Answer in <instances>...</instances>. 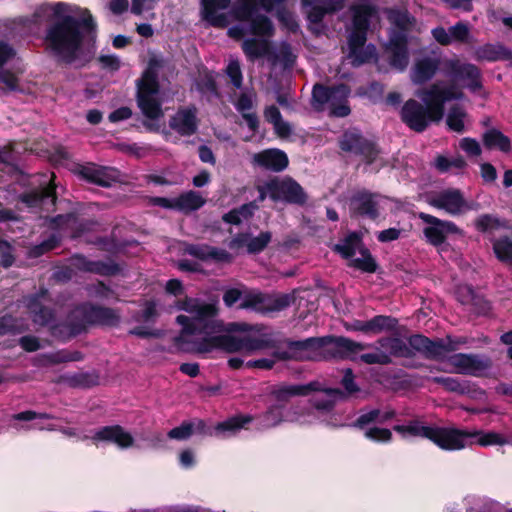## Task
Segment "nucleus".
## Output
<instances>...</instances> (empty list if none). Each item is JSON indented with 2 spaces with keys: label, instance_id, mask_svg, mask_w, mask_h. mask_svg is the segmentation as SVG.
<instances>
[{
  "label": "nucleus",
  "instance_id": "40",
  "mask_svg": "<svg viewBox=\"0 0 512 512\" xmlns=\"http://www.w3.org/2000/svg\"><path fill=\"white\" fill-rule=\"evenodd\" d=\"M245 22L250 23V33L258 37H272L275 29L270 18L257 12L252 13L250 19Z\"/></svg>",
  "mask_w": 512,
  "mask_h": 512
},
{
  "label": "nucleus",
  "instance_id": "34",
  "mask_svg": "<svg viewBox=\"0 0 512 512\" xmlns=\"http://www.w3.org/2000/svg\"><path fill=\"white\" fill-rule=\"evenodd\" d=\"M344 390L340 388H324L320 392L325 393L329 397H335L340 400H345L349 396L357 393L360 388L354 381V374L351 369H346L341 380Z\"/></svg>",
  "mask_w": 512,
  "mask_h": 512
},
{
  "label": "nucleus",
  "instance_id": "20",
  "mask_svg": "<svg viewBox=\"0 0 512 512\" xmlns=\"http://www.w3.org/2000/svg\"><path fill=\"white\" fill-rule=\"evenodd\" d=\"M169 127L181 136H191L198 129L197 109L195 106L179 108L169 120Z\"/></svg>",
  "mask_w": 512,
  "mask_h": 512
},
{
  "label": "nucleus",
  "instance_id": "36",
  "mask_svg": "<svg viewBox=\"0 0 512 512\" xmlns=\"http://www.w3.org/2000/svg\"><path fill=\"white\" fill-rule=\"evenodd\" d=\"M242 50L250 61H255L271 52V43L267 39L248 38L243 41Z\"/></svg>",
  "mask_w": 512,
  "mask_h": 512
},
{
  "label": "nucleus",
  "instance_id": "62",
  "mask_svg": "<svg viewBox=\"0 0 512 512\" xmlns=\"http://www.w3.org/2000/svg\"><path fill=\"white\" fill-rule=\"evenodd\" d=\"M15 257L12 245L4 239H0V266L9 268L13 265Z\"/></svg>",
  "mask_w": 512,
  "mask_h": 512
},
{
  "label": "nucleus",
  "instance_id": "3",
  "mask_svg": "<svg viewBox=\"0 0 512 512\" xmlns=\"http://www.w3.org/2000/svg\"><path fill=\"white\" fill-rule=\"evenodd\" d=\"M377 344L388 351L390 357L413 358L415 353H420L425 359L444 361L447 355L457 349L456 342L450 336L446 340L442 338L431 339L423 334H413L408 338V343L400 337H382Z\"/></svg>",
  "mask_w": 512,
  "mask_h": 512
},
{
  "label": "nucleus",
  "instance_id": "15",
  "mask_svg": "<svg viewBox=\"0 0 512 512\" xmlns=\"http://www.w3.org/2000/svg\"><path fill=\"white\" fill-rule=\"evenodd\" d=\"M449 74L456 80L465 82V87L471 92L483 88L481 70L474 64L462 63L459 60H449L446 64Z\"/></svg>",
  "mask_w": 512,
  "mask_h": 512
},
{
  "label": "nucleus",
  "instance_id": "27",
  "mask_svg": "<svg viewBox=\"0 0 512 512\" xmlns=\"http://www.w3.org/2000/svg\"><path fill=\"white\" fill-rule=\"evenodd\" d=\"M424 106L433 114L434 120L440 121L444 116V101L442 98L441 87L433 84L430 88L423 89L419 93Z\"/></svg>",
  "mask_w": 512,
  "mask_h": 512
},
{
  "label": "nucleus",
  "instance_id": "56",
  "mask_svg": "<svg viewBox=\"0 0 512 512\" xmlns=\"http://www.w3.org/2000/svg\"><path fill=\"white\" fill-rule=\"evenodd\" d=\"M218 313V309L214 304L210 303H198L195 309V316L191 318L192 322H201L204 320L215 318Z\"/></svg>",
  "mask_w": 512,
  "mask_h": 512
},
{
  "label": "nucleus",
  "instance_id": "38",
  "mask_svg": "<svg viewBox=\"0 0 512 512\" xmlns=\"http://www.w3.org/2000/svg\"><path fill=\"white\" fill-rule=\"evenodd\" d=\"M485 148L499 149L501 152L508 153L511 150V140L496 128L488 129L482 136Z\"/></svg>",
  "mask_w": 512,
  "mask_h": 512
},
{
  "label": "nucleus",
  "instance_id": "37",
  "mask_svg": "<svg viewBox=\"0 0 512 512\" xmlns=\"http://www.w3.org/2000/svg\"><path fill=\"white\" fill-rule=\"evenodd\" d=\"M388 19L397 28L392 33H402L407 37L416 23L415 17L407 10L401 9H391L388 13Z\"/></svg>",
  "mask_w": 512,
  "mask_h": 512
},
{
  "label": "nucleus",
  "instance_id": "11",
  "mask_svg": "<svg viewBox=\"0 0 512 512\" xmlns=\"http://www.w3.org/2000/svg\"><path fill=\"white\" fill-rule=\"evenodd\" d=\"M401 121L411 130L422 133L434 120L433 114L420 102L415 99H408L400 111Z\"/></svg>",
  "mask_w": 512,
  "mask_h": 512
},
{
  "label": "nucleus",
  "instance_id": "47",
  "mask_svg": "<svg viewBox=\"0 0 512 512\" xmlns=\"http://www.w3.org/2000/svg\"><path fill=\"white\" fill-rule=\"evenodd\" d=\"M493 252L502 263L512 262V240L508 236H502L492 241Z\"/></svg>",
  "mask_w": 512,
  "mask_h": 512
},
{
  "label": "nucleus",
  "instance_id": "12",
  "mask_svg": "<svg viewBox=\"0 0 512 512\" xmlns=\"http://www.w3.org/2000/svg\"><path fill=\"white\" fill-rule=\"evenodd\" d=\"M456 372L463 375L479 376L481 372L492 368V359L484 354L457 353L448 358Z\"/></svg>",
  "mask_w": 512,
  "mask_h": 512
},
{
  "label": "nucleus",
  "instance_id": "41",
  "mask_svg": "<svg viewBox=\"0 0 512 512\" xmlns=\"http://www.w3.org/2000/svg\"><path fill=\"white\" fill-rule=\"evenodd\" d=\"M156 95H136L137 105L143 115L151 120L159 119L163 116L161 102L155 98Z\"/></svg>",
  "mask_w": 512,
  "mask_h": 512
},
{
  "label": "nucleus",
  "instance_id": "53",
  "mask_svg": "<svg viewBox=\"0 0 512 512\" xmlns=\"http://www.w3.org/2000/svg\"><path fill=\"white\" fill-rule=\"evenodd\" d=\"M271 239L272 233L270 231H262L255 237L250 235L249 243H247V252L253 255L261 253L271 242Z\"/></svg>",
  "mask_w": 512,
  "mask_h": 512
},
{
  "label": "nucleus",
  "instance_id": "33",
  "mask_svg": "<svg viewBox=\"0 0 512 512\" xmlns=\"http://www.w3.org/2000/svg\"><path fill=\"white\" fill-rule=\"evenodd\" d=\"M362 238L360 232H350L339 243L335 244L332 250L343 259L351 260L356 254L357 248L362 246Z\"/></svg>",
  "mask_w": 512,
  "mask_h": 512
},
{
  "label": "nucleus",
  "instance_id": "45",
  "mask_svg": "<svg viewBox=\"0 0 512 512\" xmlns=\"http://www.w3.org/2000/svg\"><path fill=\"white\" fill-rule=\"evenodd\" d=\"M467 117V112L459 104H454L449 108L446 124L449 130L462 134L465 131L464 119Z\"/></svg>",
  "mask_w": 512,
  "mask_h": 512
},
{
  "label": "nucleus",
  "instance_id": "5",
  "mask_svg": "<svg viewBox=\"0 0 512 512\" xmlns=\"http://www.w3.org/2000/svg\"><path fill=\"white\" fill-rule=\"evenodd\" d=\"M65 318L78 336L86 334L91 327L114 328L121 322L118 310L89 301L74 305Z\"/></svg>",
  "mask_w": 512,
  "mask_h": 512
},
{
  "label": "nucleus",
  "instance_id": "13",
  "mask_svg": "<svg viewBox=\"0 0 512 512\" xmlns=\"http://www.w3.org/2000/svg\"><path fill=\"white\" fill-rule=\"evenodd\" d=\"M428 204L434 208L445 210L451 215H459L465 210H474L477 205L467 203L463 193L456 188L441 191L435 197L430 198Z\"/></svg>",
  "mask_w": 512,
  "mask_h": 512
},
{
  "label": "nucleus",
  "instance_id": "32",
  "mask_svg": "<svg viewBox=\"0 0 512 512\" xmlns=\"http://www.w3.org/2000/svg\"><path fill=\"white\" fill-rule=\"evenodd\" d=\"M79 175L85 181L101 186L110 187L113 179L108 174V168L103 166L82 165L79 169Z\"/></svg>",
  "mask_w": 512,
  "mask_h": 512
},
{
  "label": "nucleus",
  "instance_id": "57",
  "mask_svg": "<svg viewBox=\"0 0 512 512\" xmlns=\"http://www.w3.org/2000/svg\"><path fill=\"white\" fill-rule=\"evenodd\" d=\"M360 360L368 365L379 364V365H390L392 364V358L386 352L381 351L377 348L376 352L365 353L360 356Z\"/></svg>",
  "mask_w": 512,
  "mask_h": 512
},
{
  "label": "nucleus",
  "instance_id": "61",
  "mask_svg": "<svg viewBox=\"0 0 512 512\" xmlns=\"http://www.w3.org/2000/svg\"><path fill=\"white\" fill-rule=\"evenodd\" d=\"M194 433V422L184 421L181 425L171 429L168 437L176 440H185Z\"/></svg>",
  "mask_w": 512,
  "mask_h": 512
},
{
  "label": "nucleus",
  "instance_id": "50",
  "mask_svg": "<svg viewBox=\"0 0 512 512\" xmlns=\"http://www.w3.org/2000/svg\"><path fill=\"white\" fill-rule=\"evenodd\" d=\"M350 89L347 86L345 96H337V100H333L329 104V116L336 118H344L350 115L351 108L348 102Z\"/></svg>",
  "mask_w": 512,
  "mask_h": 512
},
{
  "label": "nucleus",
  "instance_id": "16",
  "mask_svg": "<svg viewBox=\"0 0 512 512\" xmlns=\"http://www.w3.org/2000/svg\"><path fill=\"white\" fill-rule=\"evenodd\" d=\"M386 51L389 53V65L399 72L405 71L409 64L408 37L402 33H391Z\"/></svg>",
  "mask_w": 512,
  "mask_h": 512
},
{
  "label": "nucleus",
  "instance_id": "6",
  "mask_svg": "<svg viewBox=\"0 0 512 512\" xmlns=\"http://www.w3.org/2000/svg\"><path fill=\"white\" fill-rule=\"evenodd\" d=\"M337 144L342 152L359 158L366 166H371L378 161H381V167H386L388 164L381 157L382 149L378 142L372 138H367L356 127L344 130L338 137Z\"/></svg>",
  "mask_w": 512,
  "mask_h": 512
},
{
  "label": "nucleus",
  "instance_id": "30",
  "mask_svg": "<svg viewBox=\"0 0 512 512\" xmlns=\"http://www.w3.org/2000/svg\"><path fill=\"white\" fill-rule=\"evenodd\" d=\"M238 4L233 8V15L238 21H246L251 18L252 13L262 8L266 12L273 10L272 0H238Z\"/></svg>",
  "mask_w": 512,
  "mask_h": 512
},
{
  "label": "nucleus",
  "instance_id": "52",
  "mask_svg": "<svg viewBox=\"0 0 512 512\" xmlns=\"http://www.w3.org/2000/svg\"><path fill=\"white\" fill-rule=\"evenodd\" d=\"M471 433L476 434V436L471 439V445L478 444L480 446L487 447L492 445H503L506 442L504 437L497 432L482 433L480 431H471Z\"/></svg>",
  "mask_w": 512,
  "mask_h": 512
},
{
  "label": "nucleus",
  "instance_id": "49",
  "mask_svg": "<svg viewBox=\"0 0 512 512\" xmlns=\"http://www.w3.org/2000/svg\"><path fill=\"white\" fill-rule=\"evenodd\" d=\"M60 237L56 234H51L47 239L41 243L32 246L29 249L28 255L31 258H38L44 254L56 249L60 245Z\"/></svg>",
  "mask_w": 512,
  "mask_h": 512
},
{
  "label": "nucleus",
  "instance_id": "48",
  "mask_svg": "<svg viewBox=\"0 0 512 512\" xmlns=\"http://www.w3.org/2000/svg\"><path fill=\"white\" fill-rule=\"evenodd\" d=\"M77 223L78 214L76 212H68L66 214H58L52 217H45V225L52 230H59L70 226V224Z\"/></svg>",
  "mask_w": 512,
  "mask_h": 512
},
{
  "label": "nucleus",
  "instance_id": "28",
  "mask_svg": "<svg viewBox=\"0 0 512 512\" xmlns=\"http://www.w3.org/2000/svg\"><path fill=\"white\" fill-rule=\"evenodd\" d=\"M27 308L31 314L32 322L36 325L49 327L55 318L54 309L42 304L37 295L29 298Z\"/></svg>",
  "mask_w": 512,
  "mask_h": 512
},
{
  "label": "nucleus",
  "instance_id": "26",
  "mask_svg": "<svg viewBox=\"0 0 512 512\" xmlns=\"http://www.w3.org/2000/svg\"><path fill=\"white\" fill-rule=\"evenodd\" d=\"M474 57L477 61H510L512 60V50L501 43H487L475 49Z\"/></svg>",
  "mask_w": 512,
  "mask_h": 512
},
{
  "label": "nucleus",
  "instance_id": "58",
  "mask_svg": "<svg viewBox=\"0 0 512 512\" xmlns=\"http://www.w3.org/2000/svg\"><path fill=\"white\" fill-rule=\"evenodd\" d=\"M349 266L370 274L375 273L379 267L374 257L352 258Z\"/></svg>",
  "mask_w": 512,
  "mask_h": 512
},
{
  "label": "nucleus",
  "instance_id": "43",
  "mask_svg": "<svg viewBox=\"0 0 512 512\" xmlns=\"http://www.w3.org/2000/svg\"><path fill=\"white\" fill-rule=\"evenodd\" d=\"M64 381L73 388H91L99 384V375L95 372H79L63 376Z\"/></svg>",
  "mask_w": 512,
  "mask_h": 512
},
{
  "label": "nucleus",
  "instance_id": "44",
  "mask_svg": "<svg viewBox=\"0 0 512 512\" xmlns=\"http://www.w3.org/2000/svg\"><path fill=\"white\" fill-rule=\"evenodd\" d=\"M48 330L50 336L61 343H67L78 337L75 331L72 330V327L69 325V322L66 318L61 321H53L49 325Z\"/></svg>",
  "mask_w": 512,
  "mask_h": 512
},
{
  "label": "nucleus",
  "instance_id": "17",
  "mask_svg": "<svg viewBox=\"0 0 512 512\" xmlns=\"http://www.w3.org/2000/svg\"><path fill=\"white\" fill-rule=\"evenodd\" d=\"M322 390V383L315 380L306 384H281L273 386L270 395L278 402L279 405H285L289 402V400L293 397H305L310 395L313 392H318Z\"/></svg>",
  "mask_w": 512,
  "mask_h": 512
},
{
  "label": "nucleus",
  "instance_id": "39",
  "mask_svg": "<svg viewBox=\"0 0 512 512\" xmlns=\"http://www.w3.org/2000/svg\"><path fill=\"white\" fill-rule=\"evenodd\" d=\"M205 203V198L193 190L184 192L176 198L177 211L183 212L184 214H189L200 209Z\"/></svg>",
  "mask_w": 512,
  "mask_h": 512
},
{
  "label": "nucleus",
  "instance_id": "22",
  "mask_svg": "<svg viewBox=\"0 0 512 512\" xmlns=\"http://www.w3.org/2000/svg\"><path fill=\"white\" fill-rule=\"evenodd\" d=\"M347 85L344 83L327 86L322 83L314 84L311 95V105L316 111H322L325 104L337 100V96H345Z\"/></svg>",
  "mask_w": 512,
  "mask_h": 512
},
{
  "label": "nucleus",
  "instance_id": "60",
  "mask_svg": "<svg viewBox=\"0 0 512 512\" xmlns=\"http://www.w3.org/2000/svg\"><path fill=\"white\" fill-rule=\"evenodd\" d=\"M19 332L17 319L11 314L0 316V336L15 335Z\"/></svg>",
  "mask_w": 512,
  "mask_h": 512
},
{
  "label": "nucleus",
  "instance_id": "8",
  "mask_svg": "<svg viewBox=\"0 0 512 512\" xmlns=\"http://www.w3.org/2000/svg\"><path fill=\"white\" fill-rule=\"evenodd\" d=\"M268 196L273 202L304 206L308 195L303 187L292 177H274L266 182Z\"/></svg>",
  "mask_w": 512,
  "mask_h": 512
},
{
  "label": "nucleus",
  "instance_id": "59",
  "mask_svg": "<svg viewBox=\"0 0 512 512\" xmlns=\"http://www.w3.org/2000/svg\"><path fill=\"white\" fill-rule=\"evenodd\" d=\"M450 37L452 42L456 41L459 43H467L470 36V30L468 24L462 21L457 22L455 25L449 28Z\"/></svg>",
  "mask_w": 512,
  "mask_h": 512
},
{
  "label": "nucleus",
  "instance_id": "64",
  "mask_svg": "<svg viewBox=\"0 0 512 512\" xmlns=\"http://www.w3.org/2000/svg\"><path fill=\"white\" fill-rule=\"evenodd\" d=\"M164 62L158 57H151L148 60L147 67L142 73V76L150 80H159V69L162 68Z\"/></svg>",
  "mask_w": 512,
  "mask_h": 512
},
{
  "label": "nucleus",
  "instance_id": "14",
  "mask_svg": "<svg viewBox=\"0 0 512 512\" xmlns=\"http://www.w3.org/2000/svg\"><path fill=\"white\" fill-rule=\"evenodd\" d=\"M55 177L52 174V178L45 185L26 191L19 196L20 202L25 204L29 208H42L55 210L57 202L56 185L53 181Z\"/></svg>",
  "mask_w": 512,
  "mask_h": 512
},
{
  "label": "nucleus",
  "instance_id": "55",
  "mask_svg": "<svg viewBox=\"0 0 512 512\" xmlns=\"http://www.w3.org/2000/svg\"><path fill=\"white\" fill-rule=\"evenodd\" d=\"M136 86V95H157L160 92L159 80H150L144 76H141V78L136 81Z\"/></svg>",
  "mask_w": 512,
  "mask_h": 512
},
{
  "label": "nucleus",
  "instance_id": "51",
  "mask_svg": "<svg viewBox=\"0 0 512 512\" xmlns=\"http://www.w3.org/2000/svg\"><path fill=\"white\" fill-rule=\"evenodd\" d=\"M474 226L478 232L487 233L504 227V224L492 214H482L475 219Z\"/></svg>",
  "mask_w": 512,
  "mask_h": 512
},
{
  "label": "nucleus",
  "instance_id": "35",
  "mask_svg": "<svg viewBox=\"0 0 512 512\" xmlns=\"http://www.w3.org/2000/svg\"><path fill=\"white\" fill-rule=\"evenodd\" d=\"M367 335H377L383 332H397L399 321L391 315H375L367 320Z\"/></svg>",
  "mask_w": 512,
  "mask_h": 512
},
{
  "label": "nucleus",
  "instance_id": "2",
  "mask_svg": "<svg viewBox=\"0 0 512 512\" xmlns=\"http://www.w3.org/2000/svg\"><path fill=\"white\" fill-rule=\"evenodd\" d=\"M96 36L97 24L91 14L82 18L66 14L47 27L44 40L58 62L71 65L80 59L85 37L95 41Z\"/></svg>",
  "mask_w": 512,
  "mask_h": 512
},
{
  "label": "nucleus",
  "instance_id": "1",
  "mask_svg": "<svg viewBox=\"0 0 512 512\" xmlns=\"http://www.w3.org/2000/svg\"><path fill=\"white\" fill-rule=\"evenodd\" d=\"M366 348V345L344 336L327 335L293 340L281 334H261L259 336H234L232 353L253 352L273 349L272 356L278 361L307 362L332 359H354V356Z\"/></svg>",
  "mask_w": 512,
  "mask_h": 512
},
{
  "label": "nucleus",
  "instance_id": "19",
  "mask_svg": "<svg viewBox=\"0 0 512 512\" xmlns=\"http://www.w3.org/2000/svg\"><path fill=\"white\" fill-rule=\"evenodd\" d=\"M304 7H309L307 20L311 24H320L327 14L341 11L346 0H301Z\"/></svg>",
  "mask_w": 512,
  "mask_h": 512
},
{
  "label": "nucleus",
  "instance_id": "21",
  "mask_svg": "<svg viewBox=\"0 0 512 512\" xmlns=\"http://www.w3.org/2000/svg\"><path fill=\"white\" fill-rule=\"evenodd\" d=\"M252 162L260 168L273 172H282L289 165L287 154L277 148L265 149L255 153Z\"/></svg>",
  "mask_w": 512,
  "mask_h": 512
},
{
  "label": "nucleus",
  "instance_id": "29",
  "mask_svg": "<svg viewBox=\"0 0 512 512\" xmlns=\"http://www.w3.org/2000/svg\"><path fill=\"white\" fill-rule=\"evenodd\" d=\"M234 345V336L230 334L215 335L203 337L196 342V350L199 353H209L214 349H221L228 353H232Z\"/></svg>",
  "mask_w": 512,
  "mask_h": 512
},
{
  "label": "nucleus",
  "instance_id": "18",
  "mask_svg": "<svg viewBox=\"0 0 512 512\" xmlns=\"http://www.w3.org/2000/svg\"><path fill=\"white\" fill-rule=\"evenodd\" d=\"M376 193L369 190H359L350 199V209L354 215L375 221L379 218V204Z\"/></svg>",
  "mask_w": 512,
  "mask_h": 512
},
{
  "label": "nucleus",
  "instance_id": "9",
  "mask_svg": "<svg viewBox=\"0 0 512 512\" xmlns=\"http://www.w3.org/2000/svg\"><path fill=\"white\" fill-rule=\"evenodd\" d=\"M476 434L456 427L432 426L430 441L445 451H457L471 446V439Z\"/></svg>",
  "mask_w": 512,
  "mask_h": 512
},
{
  "label": "nucleus",
  "instance_id": "4",
  "mask_svg": "<svg viewBox=\"0 0 512 512\" xmlns=\"http://www.w3.org/2000/svg\"><path fill=\"white\" fill-rule=\"evenodd\" d=\"M352 29L348 36L349 55L353 59L352 64L359 66L369 62L375 55V47L368 45L367 33L370 28L371 18L377 14L375 6L368 3L355 4L351 7Z\"/></svg>",
  "mask_w": 512,
  "mask_h": 512
},
{
  "label": "nucleus",
  "instance_id": "46",
  "mask_svg": "<svg viewBox=\"0 0 512 512\" xmlns=\"http://www.w3.org/2000/svg\"><path fill=\"white\" fill-rule=\"evenodd\" d=\"M433 383L441 385L446 391L458 394L469 392V382L461 381L455 377L435 376L430 379Z\"/></svg>",
  "mask_w": 512,
  "mask_h": 512
},
{
  "label": "nucleus",
  "instance_id": "54",
  "mask_svg": "<svg viewBox=\"0 0 512 512\" xmlns=\"http://www.w3.org/2000/svg\"><path fill=\"white\" fill-rule=\"evenodd\" d=\"M363 431L365 438L377 443H388L393 438L392 432L388 428L367 426Z\"/></svg>",
  "mask_w": 512,
  "mask_h": 512
},
{
  "label": "nucleus",
  "instance_id": "23",
  "mask_svg": "<svg viewBox=\"0 0 512 512\" xmlns=\"http://www.w3.org/2000/svg\"><path fill=\"white\" fill-rule=\"evenodd\" d=\"M441 60L437 56H424L415 60L411 69V80L416 85L429 82L438 72Z\"/></svg>",
  "mask_w": 512,
  "mask_h": 512
},
{
  "label": "nucleus",
  "instance_id": "7",
  "mask_svg": "<svg viewBox=\"0 0 512 512\" xmlns=\"http://www.w3.org/2000/svg\"><path fill=\"white\" fill-rule=\"evenodd\" d=\"M176 322L182 326L180 335L175 338V343L178 345L187 343L186 336L190 335L204 334L210 337L222 332H248L253 329L247 323L231 322L225 325L222 321L215 318L201 322H192L190 317L183 314L176 317Z\"/></svg>",
  "mask_w": 512,
  "mask_h": 512
},
{
  "label": "nucleus",
  "instance_id": "24",
  "mask_svg": "<svg viewBox=\"0 0 512 512\" xmlns=\"http://www.w3.org/2000/svg\"><path fill=\"white\" fill-rule=\"evenodd\" d=\"M72 259L74 266L83 272L94 273L101 276H115L121 271L120 265L112 261H93L79 254L74 255Z\"/></svg>",
  "mask_w": 512,
  "mask_h": 512
},
{
  "label": "nucleus",
  "instance_id": "10",
  "mask_svg": "<svg viewBox=\"0 0 512 512\" xmlns=\"http://www.w3.org/2000/svg\"><path fill=\"white\" fill-rule=\"evenodd\" d=\"M418 218L427 226L423 228V235L427 243L439 247L446 242L449 234H458L460 228L452 221L442 220L425 212H419Z\"/></svg>",
  "mask_w": 512,
  "mask_h": 512
},
{
  "label": "nucleus",
  "instance_id": "25",
  "mask_svg": "<svg viewBox=\"0 0 512 512\" xmlns=\"http://www.w3.org/2000/svg\"><path fill=\"white\" fill-rule=\"evenodd\" d=\"M93 441H102L116 444L120 448H128L133 445V436L120 425L104 426L99 428L92 437Z\"/></svg>",
  "mask_w": 512,
  "mask_h": 512
},
{
  "label": "nucleus",
  "instance_id": "31",
  "mask_svg": "<svg viewBox=\"0 0 512 512\" xmlns=\"http://www.w3.org/2000/svg\"><path fill=\"white\" fill-rule=\"evenodd\" d=\"M396 415L397 413L394 409L382 412L380 409L375 408L360 414L353 422L352 426L359 430H364L371 424H385L394 419Z\"/></svg>",
  "mask_w": 512,
  "mask_h": 512
},
{
  "label": "nucleus",
  "instance_id": "42",
  "mask_svg": "<svg viewBox=\"0 0 512 512\" xmlns=\"http://www.w3.org/2000/svg\"><path fill=\"white\" fill-rule=\"evenodd\" d=\"M252 421V417L249 415H236L228 418L225 421L219 422L214 427L216 435L225 433H236L242 429L246 424Z\"/></svg>",
  "mask_w": 512,
  "mask_h": 512
},
{
  "label": "nucleus",
  "instance_id": "63",
  "mask_svg": "<svg viewBox=\"0 0 512 512\" xmlns=\"http://www.w3.org/2000/svg\"><path fill=\"white\" fill-rule=\"evenodd\" d=\"M226 73L231 80V83L235 88H241L243 83V75L240 64L237 60L231 61L227 68Z\"/></svg>",
  "mask_w": 512,
  "mask_h": 512
}]
</instances>
